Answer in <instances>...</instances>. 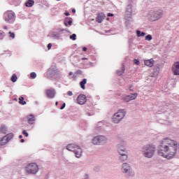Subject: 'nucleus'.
<instances>
[{"label":"nucleus","mask_w":179,"mask_h":179,"mask_svg":"<svg viewBox=\"0 0 179 179\" xmlns=\"http://www.w3.org/2000/svg\"><path fill=\"white\" fill-rule=\"evenodd\" d=\"M86 83H87V79L86 78L83 79V80L80 83V86L83 90L86 89V87H85V85H86Z\"/></svg>","instance_id":"24"},{"label":"nucleus","mask_w":179,"mask_h":179,"mask_svg":"<svg viewBox=\"0 0 179 179\" xmlns=\"http://www.w3.org/2000/svg\"><path fill=\"white\" fill-rule=\"evenodd\" d=\"M55 106H58V101L55 102Z\"/></svg>","instance_id":"53"},{"label":"nucleus","mask_w":179,"mask_h":179,"mask_svg":"<svg viewBox=\"0 0 179 179\" xmlns=\"http://www.w3.org/2000/svg\"><path fill=\"white\" fill-rule=\"evenodd\" d=\"M66 106V103H64L63 105L60 107V110H64L65 107Z\"/></svg>","instance_id":"40"},{"label":"nucleus","mask_w":179,"mask_h":179,"mask_svg":"<svg viewBox=\"0 0 179 179\" xmlns=\"http://www.w3.org/2000/svg\"><path fill=\"white\" fill-rule=\"evenodd\" d=\"M117 152L119 155H121L123 153H128V152H127V148H125V146L121 144H117Z\"/></svg>","instance_id":"17"},{"label":"nucleus","mask_w":179,"mask_h":179,"mask_svg":"<svg viewBox=\"0 0 179 179\" xmlns=\"http://www.w3.org/2000/svg\"><path fill=\"white\" fill-rule=\"evenodd\" d=\"M69 76H72V75H73V73L72 71L69 72Z\"/></svg>","instance_id":"50"},{"label":"nucleus","mask_w":179,"mask_h":179,"mask_svg":"<svg viewBox=\"0 0 179 179\" xmlns=\"http://www.w3.org/2000/svg\"><path fill=\"white\" fill-rule=\"evenodd\" d=\"M72 13H76V10L75 8H73Z\"/></svg>","instance_id":"48"},{"label":"nucleus","mask_w":179,"mask_h":179,"mask_svg":"<svg viewBox=\"0 0 179 179\" xmlns=\"http://www.w3.org/2000/svg\"><path fill=\"white\" fill-rule=\"evenodd\" d=\"M49 75H52V76H56V75H59V71L57 69V66H52L48 69Z\"/></svg>","instance_id":"14"},{"label":"nucleus","mask_w":179,"mask_h":179,"mask_svg":"<svg viewBox=\"0 0 179 179\" xmlns=\"http://www.w3.org/2000/svg\"><path fill=\"white\" fill-rule=\"evenodd\" d=\"M4 29H8V27H4Z\"/></svg>","instance_id":"57"},{"label":"nucleus","mask_w":179,"mask_h":179,"mask_svg":"<svg viewBox=\"0 0 179 179\" xmlns=\"http://www.w3.org/2000/svg\"><path fill=\"white\" fill-rule=\"evenodd\" d=\"M141 152L143 157L152 159L156 153V145L153 144H146L141 148Z\"/></svg>","instance_id":"2"},{"label":"nucleus","mask_w":179,"mask_h":179,"mask_svg":"<svg viewBox=\"0 0 179 179\" xmlns=\"http://www.w3.org/2000/svg\"><path fill=\"white\" fill-rule=\"evenodd\" d=\"M107 16H108V17H112V16H114V14H113V13H108Z\"/></svg>","instance_id":"44"},{"label":"nucleus","mask_w":179,"mask_h":179,"mask_svg":"<svg viewBox=\"0 0 179 179\" xmlns=\"http://www.w3.org/2000/svg\"><path fill=\"white\" fill-rule=\"evenodd\" d=\"M83 60L87 59L86 58H82Z\"/></svg>","instance_id":"55"},{"label":"nucleus","mask_w":179,"mask_h":179,"mask_svg":"<svg viewBox=\"0 0 179 179\" xmlns=\"http://www.w3.org/2000/svg\"><path fill=\"white\" fill-rule=\"evenodd\" d=\"M19 104H22V106H25V104H27L26 101H24V97L21 96L19 98Z\"/></svg>","instance_id":"29"},{"label":"nucleus","mask_w":179,"mask_h":179,"mask_svg":"<svg viewBox=\"0 0 179 179\" xmlns=\"http://www.w3.org/2000/svg\"><path fill=\"white\" fill-rule=\"evenodd\" d=\"M22 138H23V136L20 135V136H19V138H20V139H22Z\"/></svg>","instance_id":"52"},{"label":"nucleus","mask_w":179,"mask_h":179,"mask_svg":"<svg viewBox=\"0 0 179 179\" xmlns=\"http://www.w3.org/2000/svg\"><path fill=\"white\" fill-rule=\"evenodd\" d=\"M134 62L136 65H139V64H141V62H139L138 59H135L134 60Z\"/></svg>","instance_id":"39"},{"label":"nucleus","mask_w":179,"mask_h":179,"mask_svg":"<svg viewBox=\"0 0 179 179\" xmlns=\"http://www.w3.org/2000/svg\"><path fill=\"white\" fill-rule=\"evenodd\" d=\"M87 115H88L89 117H90V115H92L90 114V113H87Z\"/></svg>","instance_id":"54"},{"label":"nucleus","mask_w":179,"mask_h":179,"mask_svg":"<svg viewBox=\"0 0 179 179\" xmlns=\"http://www.w3.org/2000/svg\"><path fill=\"white\" fill-rule=\"evenodd\" d=\"M123 100L124 101H126V103H129V101H131L128 95L124 97Z\"/></svg>","instance_id":"34"},{"label":"nucleus","mask_w":179,"mask_h":179,"mask_svg":"<svg viewBox=\"0 0 179 179\" xmlns=\"http://www.w3.org/2000/svg\"><path fill=\"white\" fill-rule=\"evenodd\" d=\"M120 155V160H121L122 162H125L126 160H128V153H123Z\"/></svg>","instance_id":"23"},{"label":"nucleus","mask_w":179,"mask_h":179,"mask_svg":"<svg viewBox=\"0 0 179 179\" xmlns=\"http://www.w3.org/2000/svg\"><path fill=\"white\" fill-rule=\"evenodd\" d=\"M107 141L108 139L105 136H96L92 138V143L95 145L103 146L107 143Z\"/></svg>","instance_id":"6"},{"label":"nucleus","mask_w":179,"mask_h":179,"mask_svg":"<svg viewBox=\"0 0 179 179\" xmlns=\"http://www.w3.org/2000/svg\"><path fill=\"white\" fill-rule=\"evenodd\" d=\"M144 64L146 65V66H150V68H152V66H153V64H155V60H153V59L145 60L144 61Z\"/></svg>","instance_id":"21"},{"label":"nucleus","mask_w":179,"mask_h":179,"mask_svg":"<svg viewBox=\"0 0 179 179\" xmlns=\"http://www.w3.org/2000/svg\"><path fill=\"white\" fill-rule=\"evenodd\" d=\"M132 87H134V85H131L129 86V90H130V92H134V90L132 89Z\"/></svg>","instance_id":"46"},{"label":"nucleus","mask_w":179,"mask_h":179,"mask_svg":"<svg viewBox=\"0 0 179 179\" xmlns=\"http://www.w3.org/2000/svg\"><path fill=\"white\" fill-rule=\"evenodd\" d=\"M8 34H10V37H11V38H15V33L13 32H8Z\"/></svg>","instance_id":"37"},{"label":"nucleus","mask_w":179,"mask_h":179,"mask_svg":"<svg viewBox=\"0 0 179 179\" xmlns=\"http://www.w3.org/2000/svg\"><path fill=\"white\" fill-rule=\"evenodd\" d=\"M30 78H31V79H36V78H37V74L34 72H32L30 73Z\"/></svg>","instance_id":"33"},{"label":"nucleus","mask_w":179,"mask_h":179,"mask_svg":"<svg viewBox=\"0 0 179 179\" xmlns=\"http://www.w3.org/2000/svg\"><path fill=\"white\" fill-rule=\"evenodd\" d=\"M3 92H5V90H3Z\"/></svg>","instance_id":"60"},{"label":"nucleus","mask_w":179,"mask_h":179,"mask_svg":"<svg viewBox=\"0 0 179 179\" xmlns=\"http://www.w3.org/2000/svg\"><path fill=\"white\" fill-rule=\"evenodd\" d=\"M104 17H106V15H104L103 13H101L98 14L97 17H96V22H97V23H101V22L104 20Z\"/></svg>","instance_id":"20"},{"label":"nucleus","mask_w":179,"mask_h":179,"mask_svg":"<svg viewBox=\"0 0 179 179\" xmlns=\"http://www.w3.org/2000/svg\"><path fill=\"white\" fill-rule=\"evenodd\" d=\"M33 5H34V1L33 0H28L26 3H25V6L27 7V8H31V6H33Z\"/></svg>","instance_id":"26"},{"label":"nucleus","mask_w":179,"mask_h":179,"mask_svg":"<svg viewBox=\"0 0 179 179\" xmlns=\"http://www.w3.org/2000/svg\"><path fill=\"white\" fill-rule=\"evenodd\" d=\"M3 20L6 23H15V20H16V14L12 10L6 11L3 14Z\"/></svg>","instance_id":"5"},{"label":"nucleus","mask_w":179,"mask_h":179,"mask_svg":"<svg viewBox=\"0 0 179 179\" xmlns=\"http://www.w3.org/2000/svg\"><path fill=\"white\" fill-rule=\"evenodd\" d=\"M3 34H5V32H3V31H1L0 30V40H3V37H4Z\"/></svg>","instance_id":"36"},{"label":"nucleus","mask_w":179,"mask_h":179,"mask_svg":"<svg viewBox=\"0 0 179 179\" xmlns=\"http://www.w3.org/2000/svg\"><path fill=\"white\" fill-rule=\"evenodd\" d=\"M63 31H67V33H69L68 29H62L59 30L58 32L53 31L50 33V36L55 40H59V38H61V34H62Z\"/></svg>","instance_id":"10"},{"label":"nucleus","mask_w":179,"mask_h":179,"mask_svg":"<svg viewBox=\"0 0 179 179\" xmlns=\"http://www.w3.org/2000/svg\"><path fill=\"white\" fill-rule=\"evenodd\" d=\"M125 20H126V24H130L131 22H133L132 20V5L129 4L126 7L125 11Z\"/></svg>","instance_id":"8"},{"label":"nucleus","mask_w":179,"mask_h":179,"mask_svg":"<svg viewBox=\"0 0 179 179\" xmlns=\"http://www.w3.org/2000/svg\"><path fill=\"white\" fill-rule=\"evenodd\" d=\"M79 145L76 144H69L66 145V149L69 150V152H75L76 149L78 147Z\"/></svg>","instance_id":"18"},{"label":"nucleus","mask_w":179,"mask_h":179,"mask_svg":"<svg viewBox=\"0 0 179 179\" xmlns=\"http://www.w3.org/2000/svg\"><path fill=\"white\" fill-rule=\"evenodd\" d=\"M57 1H61V0H57Z\"/></svg>","instance_id":"59"},{"label":"nucleus","mask_w":179,"mask_h":179,"mask_svg":"<svg viewBox=\"0 0 179 179\" xmlns=\"http://www.w3.org/2000/svg\"><path fill=\"white\" fill-rule=\"evenodd\" d=\"M152 39L153 37L150 34H148L145 37V40H146L147 41H152Z\"/></svg>","instance_id":"32"},{"label":"nucleus","mask_w":179,"mask_h":179,"mask_svg":"<svg viewBox=\"0 0 179 179\" xmlns=\"http://www.w3.org/2000/svg\"><path fill=\"white\" fill-rule=\"evenodd\" d=\"M10 80H11V82H13V83H15V82L17 80V76H16V74H13Z\"/></svg>","instance_id":"31"},{"label":"nucleus","mask_w":179,"mask_h":179,"mask_svg":"<svg viewBox=\"0 0 179 179\" xmlns=\"http://www.w3.org/2000/svg\"><path fill=\"white\" fill-rule=\"evenodd\" d=\"M84 179H90V177L89 176V174H85L84 175Z\"/></svg>","instance_id":"41"},{"label":"nucleus","mask_w":179,"mask_h":179,"mask_svg":"<svg viewBox=\"0 0 179 179\" xmlns=\"http://www.w3.org/2000/svg\"><path fill=\"white\" fill-rule=\"evenodd\" d=\"M73 20L71 17H66L64 20V26H72Z\"/></svg>","instance_id":"22"},{"label":"nucleus","mask_w":179,"mask_h":179,"mask_svg":"<svg viewBox=\"0 0 179 179\" xmlns=\"http://www.w3.org/2000/svg\"><path fill=\"white\" fill-rule=\"evenodd\" d=\"M77 101L78 104L83 106V104H85L86 101H87V98L85 94H80L77 98Z\"/></svg>","instance_id":"13"},{"label":"nucleus","mask_w":179,"mask_h":179,"mask_svg":"<svg viewBox=\"0 0 179 179\" xmlns=\"http://www.w3.org/2000/svg\"><path fill=\"white\" fill-rule=\"evenodd\" d=\"M25 171L27 174H37L38 173V165L36 163L29 164L25 167Z\"/></svg>","instance_id":"7"},{"label":"nucleus","mask_w":179,"mask_h":179,"mask_svg":"<svg viewBox=\"0 0 179 179\" xmlns=\"http://www.w3.org/2000/svg\"><path fill=\"white\" fill-rule=\"evenodd\" d=\"M148 17L151 22H156L163 17V10H151L149 13Z\"/></svg>","instance_id":"4"},{"label":"nucleus","mask_w":179,"mask_h":179,"mask_svg":"<svg viewBox=\"0 0 179 179\" xmlns=\"http://www.w3.org/2000/svg\"><path fill=\"white\" fill-rule=\"evenodd\" d=\"M68 96H73V93L71 91L67 92Z\"/></svg>","instance_id":"42"},{"label":"nucleus","mask_w":179,"mask_h":179,"mask_svg":"<svg viewBox=\"0 0 179 179\" xmlns=\"http://www.w3.org/2000/svg\"><path fill=\"white\" fill-rule=\"evenodd\" d=\"M28 124L33 125L36 122V117L33 114H29L27 116Z\"/></svg>","instance_id":"16"},{"label":"nucleus","mask_w":179,"mask_h":179,"mask_svg":"<svg viewBox=\"0 0 179 179\" xmlns=\"http://www.w3.org/2000/svg\"><path fill=\"white\" fill-rule=\"evenodd\" d=\"M128 96H129V99L131 100H135V99H136V97H138V94L137 93H134V94H131L129 95H127Z\"/></svg>","instance_id":"30"},{"label":"nucleus","mask_w":179,"mask_h":179,"mask_svg":"<svg viewBox=\"0 0 179 179\" xmlns=\"http://www.w3.org/2000/svg\"><path fill=\"white\" fill-rule=\"evenodd\" d=\"M64 15H65V16H69V13H68V12H66L65 13H64Z\"/></svg>","instance_id":"49"},{"label":"nucleus","mask_w":179,"mask_h":179,"mask_svg":"<svg viewBox=\"0 0 179 179\" xmlns=\"http://www.w3.org/2000/svg\"><path fill=\"white\" fill-rule=\"evenodd\" d=\"M127 115V112L125 111V109H120L117 113H115L113 117L112 121L114 124H118L122 121L124 119V117Z\"/></svg>","instance_id":"3"},{"label":"nucleus","mask_w":179,"mask_h":179,"mask_svg":"<svg viewBox=\"0 0 179 179\" xmlns=\"http://www.w3.org/2000/svg\"><path fill=\"white\" fill-rule=\"evenodd\" d=\"M137 37H145L146 36V33L142 32L140 30L136 31Z\"/></svg>","instance_id":"28"},{"label":"nucleus","mask_w":179,"mask_h":179,"mask_svg":"<svg viewBox=\"0 0 179 179\" xmlns=\"http://www.w3.org/2000/svg\"><path fill=\"white\" fill-rule=\"evenodd\" d=\"M76 76H75V74L73 75V78H76Z\"/></svg>","instance_id":"56"},{"label":"nucleus","mask_w":179,"mask_h":179,"mask_svg":"<svg viewBox=\"0 0 179 179\" xmlns=\"http://www.w3.org/2000/svg\"><path fill=\"white\" fill-rule=\"evenodd\" d=\"M122 173L125 174L126 177H131L132 176V168L128 163H123L122 165Z\"/></svg>","instance_id":"9"},{"label":"nucleus","mask_w":179,"mask_h":179,"mask_svg":"<svg viewBox=\"0 0 179 179\" xmlns=\"http://www.w3.org/2000/svg\"><path fill=\"white\" fill-rule=\"evenodd\" d=\"M13 138V133L8 134L7 135L4 136L3 138L0 140V146H4V145H6L10 139Z\"/></svg>","instance_id":"11"},{"label":"nucleus","mask_w":179,"mask_h":179,"mask_svg":"<svg viewBox=\"0 0 179 179\" xmlns=\"http://www.w3.org/2000/svg\"><path fill=\"white\" fill-rule=\"evenodd\" d=\"M76 73L77 75H82V71L78 70V71L76 72Z\"/></svg>","instance_id":"43"},{"label":"nucleus","mask_w":179,"mask_h":179,"mask_svg":"<svg viewBox=\"0 0 179 179\" xmlns=\"http://www.w3.org/2000/svg\"><path fill=\"white\" fill-rule=\"evenodd\" d=\"M45 94L48 99H54V97H55V94H57V92L54 88H50L46 90Z\"/></svg>","instance_id":"12"},{"label":"nucleus","mask_w":179,"mask_h":179,"mask_svg":"<svg viewBox=\"0 0 179 179\" xmlns=\"http://www.w3.org/2000/svg\"><path fill=\"white\" fill-rule=\"evenodd\" d=\"M178 149L179 145L177 141L169 138H164L158 147V155L168 160H171L177 155Z\"/></svg>","instance_id":"1"},{"label":"nucleus","mask_w":179,"mask_h":179,"mask_svg":"<svg viewBox=\"0 0 179 179\" xmlns=\"http://www.w3.org/2000/svg\"><path fill=\"white\" fill-rule=\"evenodd\" d=\"M172 71L173 72V75L179 76V62L175 63L174 66L172 67Z\"/></svg>","instance_id":"19"},{"label":"nucleus","mask_w":179,"mask_h":179,"mask_svg":"<svg viewBox=\"0 0 179 179\" xmlns=\"http://www.w3.org/2000/svg\"><path fill=\"white\" fill-rule=\"evenodd\" d=\"M124 72H125V66L124 65V64H122V69L117 71V75H118V76H121V75H122Z\"/></svg>","instance_id":"25"},{"label":"nucleus","mask_w":179,"mask_h":179,"mask_svg":"<svg viewBox=\"0 0 179 179\" xmlns=\"http://www.w3.org/2000/svg\"><path fill=\"white\" fill-rule=\"evenodd\" d=\"M22 135H24L26 136V138H27V136H29V133H27V131H26V130H23Z\"/></svg>","instance_id":"38"},{"label":"nucleus","mask_w":179,"mask_h":179,"mask_svg":"<svg viewBox=\"0 0 179 179\" xmlns=\"http://www.w3.org/2000/svg\"><path fill=\"white\" fill-rule=\"evenodd\" d=\"M20 142H21V143H24V139H21V140H20Z\"/></svg>","instance_id":"51"},{"label":"nucleus","mask_w":179,"mask_h":179,"mask_svg":"<svg viewBox=\"0 0 179 179\" xmlns=\"http://www.w3.org/2000/svg\"><path fill=\"white\" fill-rule=\"evenodd\" d=\"M0 132L1 134H6L8 132V127L5 125H3L0 127Z\"/></svg>","instance_id":"27"},{"label":"nucleus","mask_w":179,"mask_h":179,"mask_svg":"<svg viewBox=\"0 0 179 179\" xmlns=\"http://www.w3.org/2000/svg\"><path fill=\"white\" fill-rule=\"evenodd\" d=\"M73 153L77 159H80L83 155V150L78 145L73 151Z\"/></svg>","instance_id":"15"},{"label":"nucleus","mask_w":179,"mask_h":179,"mask_svg":"<svg viewBox=\"0 0 179 179\" xmlns=\"http://www.w3.org/2000/svg\"><path fill=\"white\" fill-rule=\"evenodd\" d=\"M3 142H5V140H3Z\"/></svg>","instance_id":"58"},{"label":"nucleus","mask_w":179,"mask_h":179,"mask_svg":"<svg viewBox=\"0 0 179 179\" xmlns=\"http://www.w3.org/2000/svg\"><path fill=\"white\" fill-rule=\"evenodd\" d=\"M70 39L73 40V41H75V40H76V34H73L72 35L70 36Z\"/></svg>","instance_id":"35"},{"label":"nucleus","mask_w":179,"mask_h":179,"mask_svg":"<svg viewBox=\"0 0 179 179\" xmlns=\"http://www.w3.org/2000/svg\"><path fill=\"white\" fill-rule=\"evenodd\" d=\"M52 47V44L48 43V50H50Z\"/></svg>","instance_id":"45"},{"label":"nucleus","mask_w":179,"mask_h":179,"mask_svg":"<svg viewBox=\"0 0 179 179\" xmlns=\"http://www.w3.org/2000/svg\"><path fill=\"white\" fill-rule=\"evenodd\" d=\"M83 51H84V52L87 51V48L83 47Z\"/></svg>","instance_id":"47"}]
</instances>
